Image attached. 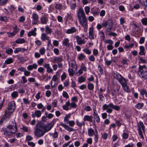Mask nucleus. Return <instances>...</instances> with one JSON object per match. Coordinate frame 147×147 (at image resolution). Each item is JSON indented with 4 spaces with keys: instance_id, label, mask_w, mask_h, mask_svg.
Segmentation results:
<instances>
[{
    "instance_id": "nucleus-64",
    "label": "nucleus",
    "mask_w": 147,
    "mask_h": 147,
    "mask_svg": "<svg viewBox=\"0 0 147 147\" xmlns=\"http://www.w3.org/2000/svg\"><path fill=\"white\" fill-rule=\"evenodd\" d=\"M105 43L109 44L110 45L113 44V41L111 39L106 40L105 41Z\"/></svg>"
},
{
    "instance_id": "nucleus-28",
    "label": "nucleus",
    "mask_w": 147,
    "mask_h": 147,
    "mask_svg": "<svg viewBox=\"0 0 147 147\" xmlns=\"http://www.w3.org/2000/svg\"><path fill=\"white\" fill-rule=\"evenodd\" d=\"M144 105L143 103L138 102L135 105V107L138 109H140L142 108Z\"/></svg>"
},
{
    "instance_id": "nucleus-63",
    "label": "nucleus",
    "mask_w": 147,
    "mask_h": 147,
    "mask_svg": "<svg viewBox=\"0 0 147 147\" xmlns=\"http://www.w3.org/2000/svg\"><path fill=\"white\" fill-rule=\"evenodd\" d=\"M123 78L121 75L119 74H116V78L119 81L121 79Z\"/></svg>"
},
{
    "instance_id": "nucleus-1",
    "label": "nucleus",
    "mask_w": 147,
    "mask_h": 147,
    "mask_svg": "<svg viewBox=\"0 0 147 147\" xmlns=\"http://www.w3.org/2000/svg\"><path fill=\"white\" fill-rule=\"evenodd\" d=\"M17 127L15 120L12 121L11 123L7 125L6 128H1V131L4 135L6 136H11L17 131Z\"/></svg>"
},
{
    "instance_id": "nucleus-55",
    "label": "nucleus",
    "mask_w": 147,
    "mask_h": 147,
    "mask_svg": "<svg viewBox=\"0 0 147 147\" xmlns=\"http://www.w3.org/2000/svg\"><path fill=\"white\" fill-rule=\"evenodd\" d=\"M69 106L71 108H75L77 107L76 104L74 102L71 103L69 102Z\"/></svg>"
},
{
    "instance_id": "nucleus-51",
    "label": "nucleus",
    "mask_w": 147,
    "mask_h": 147,
    "mask_svg": "<svg viewBox=\"0 0 147 147\" xmlns=\"http://www.w3.org/2000/svg\"><path fill=\"white\" fill-rule=\"evenodd\" d=\"M122 137L124 139H127L129 137V134L128 133H126L125 132H123L122 134Z\"/></svg>"
},
{
    "instance_id": "nucleus-52",
    "label": "nucleus",
    "mask_w": 147,
    "mask_h": 147,
    "mask_svg": "<svg viewBox=\"0 0 147 147\" xmlns=\"http://www.w3.org/2000/svg\"><path fill=\"white\" fill-rule=\"evenodd\" d=\"M70 9L71 10H75L76 9V3H72L69 5Z\"/></svg>"
},
{
    "instance_id": "nucleus-14",
    "label": "nucleus",
    "mask_w": 147,
    "mask_h": 147,
    "mask_svg": "<svg viewBox=\"0 0 147 147\" xmlns=\"http://www.w3.org/2000/svg\"><path fill=\"white\" fill-rule=\"evenodd\" d=\"M76 38L77 42L78 45H84L86 42V40H85L84 39H82V38L78 35L76 36Z\"/></svg>"
},
{
    "instance_id": "nucleus-40",
    "label": "nucleus",
    "mask_w": 147,
    "mask_h": 147,
    "mask_svg": "<svg viewBox=\"0 0 147 147\" xmlns=\"http://www.w3.org/2000/svg\"><path fill=\"white\" fill-rule=\"evenodd\" d=\"M87 87L89 90H93L94 86L93 84L89 83L88 84Z\"/></svg>"
},
{
    "instance_id": "nucleus-46",
    "label": "nucleus",
    "mask_w": 147,
    "mask_h": 147,
    "mask_svg": "<svg viewBox=\"0 0 147 147\" xmlns=\"http://www.w3.org/2000/svg\"><path fill=\"white\" fill-rule=\"evenodd\" d=\"M34 113L36 116L37 117H40L41 115V111L40 110H36L35 111Z\"/></svg>"
},
{
    "instance_id": "nucleus-23",
    "label": "nucleus",
    "mask_w": 147,
    "mask_h": 147,
    "mask_svg": "<svg viewBox=\"0 0 147 147\" xmlns=\"http://www.w3.org/2000/svg\"><path fill=\"white\" fill-rule=\"evenodd\" d=\"M140 51L139 54L140 55H145V50L143 46H141L139 47Z\"/></svg>"
},
{
    "instance_id": "nucleus-11",
    "label": "nucleus",
    "mask_w": 147,
    "mask_h": 147,
    "mask_svg": "<svg viewBox=\"0 0 147 147\" xmlns=\"http://www.w3.org/2000/svg\"><path fill=\"white\" fill-rule=\"evenodd\" d=\"M78 19L86 17L83 9L80 8L78 11Z\"/></svg>"
},
{
    "instance_id": "nucleus-42",
    "label": "nucleus",
    "mask_w": 147,
    "mask_h": 147,
    "mask_svg": "<svg viewBox=\"0 0 147 147\" xmlns=\"http://www.w3.org/2000/svg\"><path fill=\"white\" fill-rule=\"evenodd\" d=\"M141 21L142 24L146 26L147 25V18H142Z\"/></svg>"
},
{
    "instance_id": "nucleus-41",
    "label": "nucleus",
    "mask_w": 147,
    "mask_h": 147,
    "mask_svg": "<svg viewBox=\"0 0 147 147\" xmlns=\"http://www.w3.org/2000/svg\"><path fill=\"white\" fill-rule=\"evenodd\" d=\"M40 20L42 24H47V19L46 18L44 17H42L41 18Z\"/></svg>"
},
{
    "instance_id": "nucleus-48",
    "label": "nucleus",
    "mask_w": 147,
    "mask_h": 147,
    "mask_svg": "<svg viewBox=\"0 0 147 147\" xmlns=\"http://www.w3.org/2000/svg\"><path fill=\"white\" fill-rule=\"evenodd\" d=\"M76 123L78 126L80 127H81L83 125H84V122L80 123L79 122L78 119H76Z\"/></svg>"
},
{
    "instance_id": "nucleus-25",
    "label": "nucleus",
    "mask_w": 147,
    "mask_h": 147,
    "mask_svg": "<svg viewBox=\"0 0 147 147\" xmlns=\"http://www.w3.org/2000/svg\"><path fill=\"white\" fill-rule=\"evenodd\" d=\"M95 134V132L92 128H89L88 129V135L90 137L93 136Z\"/></svg>"
},
{
    "instance_id": "nucleus-18",
    "label": "nucleus",
    "mask_w": 147,
    "mask_h": 147,
    "mask_svg": "<svg viewBox=\"0 0 147 147\" xmlns=\"http://www.w3.org/2000/svg\"><path fill=\"white\" fill-rule=\"evenodd\" d=\"M44 67L46 69L47 71L49 73H52L53 70L51 67L50 65L48 63H45L43 65Z\"/></svg>"
},
{
    "instance_id": "nucleus-3",
    "label": "nucleus",
    "mask_w": 147,
    "mask_h": 147,
    "mask_svg": "<svg viewBox=\"0 0 147 147\" xmlns=\"http://www.w3.org/2000/svg\"><path fill=\"white\" fill-rule=\"evenodd\" d=\"M138 73L141 78L144 79H147V67L146 65H139L138 69Z\"/></svg>"
},
{
    "instance_id": "nucleus-49",
    "label": "nucleus",
    "mask_w": 147,
    "mask_h": 147,
    "mask_svg": "<svg viewBox=\"0 0 147 147\" xmlns=\"http://www.w3.org/2000/svg\"><path fill=\"white\" fill-rule=\"evenodd\" d=\"M45 51L46 50L43 47L40 48L39 50V52L42 55L45 54Z\"/></svg>"
},
{
    "instance_id": "nucleus-39",
    "label": "nucleus",
    "mask_w": 147,
    "mask_h": 147,
    "mask_svg": "<svg viewBox=\"0 0 147 147\" xmlns=\"http://www.w3.org/2000/svg\"><path fill=\"white\" fill-rule=\"evenodd\" d=\"M119 81L121 83L122 86L127 84L125 79L123 77Z\"/></svg>"
},
{
    "instance_id": "nucleus-7",
    "label": "nucleus",
    "mask_w": 147,
    "mask_h": 147,
    "mask_svg": "<svg viewBox=\"0 0 147 147\" xmlns=\"http://www.w3.org/2000/svg\"><path fill=\"white\" fill-rule=\"evenodd\" d=\"M79 22L81 26L84 29H87L88 27V21L86 17L78 19Z\"/></svg>"
},
{
    "instance_id": "nucleus-30",
    "label": "nucleus",
    "mask_w": 147,
    "mask_h": 147,
    "mask_svg": "<svg viewBox=\"0 0 147 147\" xmlns=\"http://www.w3.org/2000/svg\"><path fill=\"white\" fill-rule=\"evenodd\" d=\"M70 117V114L66 115L64 119V121L65 123H67L69 122V119Z\"/></svg>"
},
{
    "instance_id": "nucleus-35",
    "label": "nucleus",
    "mask_w": 147,
    "mask_h": 147,
    "mask_svg": "<svg viewBox=\"0 0 147 147\" xmlns=\"http://www.w3.org/2000/svg\"><path fill=\"white\" fill-rule=\"evenodd\" d=\"M52 30L48 26H45V32L47 34H51L52 32Z\"/></svg>"
},
{
    "instance_id": "nucleus-10",
    "label": "nucleus",
    "mask_w": 147,
    "mask_h": 147,
    "mask_svg": "<svg viewBox=\"0 0 147 147\" xmlns=\"http://www.w3.org/2000/svg\"><path fill=\"white\" fill-rule=\"evenodd\" d=\"M32 24L34 25L37 24L38 22V16L36 13H34L32 15Z\"/></svg>"
},
{
    "instance_id": "nucleus-9",
    "label": "nucleus",
    "mask_w": 147,
    "mask_h": 147,
    "mask_svg": "<svg viewBox=\"0 0 147 147\" xmlns=\"http://www.w3.org/2000/svg\"><path fill=\"white\" fill-rule=\"evenodd\" d=\"M93 115L94 120H95L97 123H99L100 121L99 117L98 115L95 106L93 108Z\"/></svg>"
},
{
    "instance_id": "nucleus-20",
    "label": "nucleus",
    "mask_w": 147,
    "mask_h": 147,
    "mask_svg": "<svg viewBox=\"0 0 147 147\" xmlns=\"http://www.w3.org/2000/svg\"><path fill=\"white\" fill-rule=\"evenodd\" d=\"M60 125L62 127H64L66 130L69 132L73 131L74 130L73 128L70 127L68 125L64 124L63 123H61Z\"/></svg>"
},
{
    "instance_id": "nucleus-44",
    "label": "nucleus",
    "mask_w": 147,
    "mask_h": 147,
    "mask_svg": "<svg viewBox=\"0 0 147 147\" xmlns=\"http://www.w3.org/2000/svg\"><path fill=\"white\" fill-rule=\"evenodd\" d=\"M83 51L86 54L90 55L91 53V51L88 49L85 48L83 50Z\"/></svg>"
},
{
    "instance_id": "nucleus-19",
    "label": "nucleus",
    "mask_w": 147,
    "mask_h": 147,
    "mask_svg": "<svg viewBox=\"0 0 147 147\" xmlns=\"http://www.w3.org/2000/svg\"><path fill=\"white\" fill-rule=\"evenodd\" d=\"M69 40L68 38H64L62 40V43L63 46L66 47H69L70 46Z\"/></svg>"
},
{
    "instance_id": "nucleus-57",
    "label": "nucleus",
    "mask_w": 147,
    "mask_h": 147,
    "mask_svg": "<svg viewBox=\"0 0 147 147\" xmlns=\"http://www.w3.org/2000/svg\"><path fill=\"white\" fill-rule=\"evenodd\" d=\"M67 124H68L71 127H73L75 125V122L73 120L69 121Z\"/></svg>"
},
{
    "instance_id": "nucleus-59",
    "label": "nucleus",
    "mask_w": 147,
    "mask_h": 147,
    "mask_svg": "<svg viewBox=\"0 0 147 147\" xmlns=\"http://www.w3.org/2000/svg\"><path fill=\"white\" fill-rule=\"evenodd\" d=\"M120 24L123 26L125 22V18H121L120 19Z\"/></svg>"
},
{
    "instance_id": "nucleus-21",
    "label": "nucleus",
    "mask_w": 147,
    "mask_h": 147,
    "mask_svg": "<svg viewBox=\"0 0 147 147\" xmlns=\"http://www.w3.org/2000/svg\"><path fill=\"white\" fill-rule=\"evenodd\" d=\"M93 117L92 116H90L88 115H86L84 116L83 120L84 121H88L90 122H92Z\"/></svg>"
},
{
    "instance_id": "nucleus-31",
    "label": "nucleus",
    "mask_w": 147,
    "mask_h": 147,
    "mask_svg": "<svg viewBox=\"0 0 147 147\" xmlns=\"http://www.w3.org/2000/svg\"><path fill=\"white\" fill-rule=\"evenodd\" d=\"M140 93L142 96H143L145 95L146 97H147V91L146 89H142L140 91Z\"/></svg>"
},
{
    "instance_id": "nucleus-5",
    "label": "nucleus",
    "mask_w": 147,
    "mask_h": 147,
    "mask_svg": "<svg viewBox=\"0 0 147 147\" xmlns=\"http://www.w3.org/2000/svg\"><path fill=\"white\" fill-rule=\"evenodd\" d=\"M102 26L105 27V29L106 32H110L112 29L113 26V22L110 20L103 22L102 23Z\"/></svg>"
},
{
    "instance_id": "nucleus-62",
    "label": "nucleus",
    "mask_w": 147,
    "mask_h": 147,
    "mask_svg": "<svg viewBox=\"0 0 147 147\" xmlns=\"http://www.w3.org/2000/svg\"><path fill=\"white\" fill-rule=\"evenodd\" d=\"M98 8H97V10H93L92 12V13L94 16H97L99 14V11H98Z\"/></svg>"
},
{
    "instance_id": "nucleus-32",
    "label": "nucleus",
    "mask_w": 147,
    "mask_h": 147,
    "mask_svg": "<svg viewBox=\"0 0 147 147\" xmlns=\"http://www.w3.org/2000/svg\"><path fill=\"white\" fill-rule=\"evenodd\" d=\"M85 57V55L82 53L79 54L78 56V58L80 61L83 60Z\"/></svg>"
},
{
    "instance_id": "nucleus-29",
    "label": "nucleus",
    "mask_w": 147,
    "mask_h": 147,
    "mask_svg": "<svg viewBox=\"0 0 147 147\" xmlns=\"http://www.w3.org/2000/svg\"><path fill=\"white\" fill-rule=\"evenodd\" d=\"M15 42L17 44H21L25 42V40L24 38H19L16 40Z\"/></svg>"
},
{
    "instance_id": "nucleus-58",
    "label": "nucleus",
    "mask_w": 147,
    "mask_h": 147,
    "mask_svg": "<svg viewBox=\"0 0 147 147\" xmlns=\"http://www.w3.org/2000/svg\"><path fill=\"white\" fill-rule=\"evenodd\" d=\"M24 132H28V128L27 127L24 125L22 126V127L21 128Z\"/></svg>"
},
{
    "instance_id": "nucleus-6",
    "label": "nucleus",
    "mask_w": 147,
    "mask_h": 147,
    "mask_svg": "<svg viewBox=\"0 0 147 147\" xmlns=\"http://www.w3.org/2000/svg\"><path fill=\"white\" fill-rule=\"evenodd\" d=\"M137 130L138 131L139 134L141 138H144V137L142 134V132H145V126L143 123L141 121H140L137 123Z\"/></svg>"
},
{
    "instance_id": "nucleus-2",
    "label": "nucleus",
    "mask_w": 147,
    "mask_h": 147,
    "mask_svg": "<svg viewBox=\"0 0 147 147\" xmlns=\"http://www.w3.org/2000/svg\"><path fill=\"white\" fill-rule=\"evenodd\" d=\"M15 107V103L13 101H11L9 103L7 109L6 110L5 113L6 117H9V115L14 111Z\"/></svg>"
},
{
    "instance_id": "nucleus-15",
    "label": "nucleus",
    "mask_w": 147,
    "mask_h": 147,
    "mask_svg": "<svg viewBox=\"0 0 147 147\" xmlns=\"http://www.w3.org/2000/svg\"><path fill=\"white\" fill-rule=\"evenodd\" d=\"M63 60L62 57V56H60L58 57H53L51 61L54 63H61Z\"/></svg>"
},
{
    "instance_id": "nucleus-43",
    "label": "nucleus",
    "mask_w": 147,
    "mask_h": 147,
    "mask_svg": "<svg viewBox=\"0 0 147 147\" xmlns=\"http://www.w3.org/2000/svg\"><path fill=\"white\" fill-rule=\"evenodd\" d=\"M98 34L100 36V38L103 40H104L105 38V36L103 32L102 31H99Z\"/></svg>"
},
{
    "instance_id": "nucleus-17",
    "label": "nucleus",
    "mask_w": 147,
    "mask_h": 147,
    "mask_svg": "<svg viewBox=\"0 0 147 147\" xmlns=\"http://www.w3.org/2000/svg\"><path fill=\"white\" fill-rule=\"evenodd\" d=\"M78 32V30L74 27H71L70 29H68L66 31V33L67 34H71L76 32Z\"/></svg>"
},
{
    "instance_id": "nucleus-4",
    "label": "nucleus",
    "mask_w": 147,
    "mask_h": 147,
    "mask_svg": "<svg viewBox=\"0 0 147 147\" xmlns=\"http://www.w3.org/2000/svg\"><path fill=\"white\" fill-rule=\"evenodd\" d=\"M41 124H37L35 127L34 134L38 137L43 136L45 134Z\"/></svg>"
},
{
    "instance_id": "nucleus-37",
    "label": "nucleus",
    "mask_w": 147,
    "mask_h": 147,
    "mask_svg": "<svg viewBox=\"0 0 147 147\" xmlns=\"http://www.w3.org/2000/svg\"><path fill=\"white\" fill-rule=\"evenodd\" d=\"M37 33L36 32H34V31H30L28 33V36L30 37L31 36H35L36 35Z\"/></svg>"
},
{
    "instance_id": "nucleus-36",
    "label": "nucleus",
    "mask_w": 147,
    "mask_h": 147,
    "mask_svg": "<svg viewBox=\"0 0 147 147\" xmlns=\"http://www.w3.org/2000/svg\"><path fill=\"white\" fill-rule=\"evenodd\" d=\"M95 134L94 135V139L95 143H96L98 141V131L96 129L95 130Z\"/></svg>"
},
{
    "instance_id": "nucleus-12",
    "label": "nucleus",
    "mask_w": 147,
    "mask_h": 147,
    "mask_svg": "<svg viewBox=\"0 0 147 147\" xmlns=\"http://www.w3.org/2000/svg\"><path fill=\"white\" fill-rule=\"evenodd\" d=\"M42 126L43 128L44 131L45 133L49 131L53 127V125L52 123H49L45 125H42Z\"/></svg>"
},
{
    "instance_id": "nucleus-60",
    "label": "nucleus",
    "mask_w": 147,
    "mask_h": 147,
    "mask_svg": "<svg viewBox=\"0 0 147 147\" xmlns=\"http://www.w3.org/2000/svg\"><path fill=\"white\" fill-rule=\"evenodd\" d=\"M85 11L86 14H88L90 10V8L89 7L86 6L85 7Z\"/></svg>"
},
{
    "instance_id": "nucleus-54",
    "label": "nucleus",
    "mask_w": 147,
    "mask_h": 147,
    "mask_svg": "<svg viewBox=\"0 0 147 147\" xmlns=\"http://www.w3.org/2000/svg\"><path fill=\"white\" fill-rule=\"evenodd\" d=\"M11 96L12 98H16L18 96V92L17 91H13L11 94Z\"/></svg>"
},
{
    "instance_id": "nucleus-24",
    "label": "nucleus",
    "mask_w": 147,
    "mask_h": 147,
    "mask_svg": "<svg viewBox=\"0 0 147 147\" xmlns=\"http://www.w3.org/2000/svg\"><path fill=\"white\" fill-rule=\"evenodd\" d=\"M26 50V49L24 48H17L15 49L14 51L15 53H17L20 52H23Z\"/></svg>"
},
{
    "instance_id": "nucleus-61",
    "label": "nucleus",
    "mask_w": 147,
    "mask_h": 147,
    "mask_svg": "<svg viewBox=\"0 0 147 147\" xmlns=\"http://www.w3.org/2000/svg\"><path fill=\"white\" fill-rule=\"evenodd\" d=\"M44 62V59L43 58H41L37 61V63L39 65H42Z\"/></svg>"
},
{
    "instance_id": "nucleus-56",
    "label": "nucleus",
    "mask_w": 147,
    "mask_h": 147,
    "mask_svg": "<svg viewBox=\"0 0 147 147\" xmlns=\"http://www.w3.org/2000/svg\"><path fill=\"white\" fill-rule=\"evenodd\" d=\"M122 87L123 88L124 91L127 92H129V90L127 86V84H125L124 86H122Z\"/></svg>"
},
{
    "instance_id": "nucleus-8",
    "label": "nucleus",
    "mask_w": 147,
    "mask_h": 147,
    "mask_svg": "<svg viewBox=\"0 0 147 147\" xmlns=\"http://www.w3.org/2000/svg\"><path fill=\"white\" fill-rule=\"evenodd\" d=\"M113 103H111L108 105L105 104L102 106V109L103 110H106L107 112L109 113H111L112 112Z\"/></svg>"
},
{
    "instance_id": "nucleus-16",
    "label": "nucleus",
    "mask_w": 147,
    "mask_h": 147,
    "mask_svg": "<svg viewBox=\"0 0 147 147\" xmlns=\"http://www.w3.org/2000/svg\"><path fill=\"white\" fill-rule=\"evenodd\" d=\"M88 37L91 40H92L94 39V30L92 27H90L89 28Z\"/></svg>"
},
{
    "instance_id": "nucleus-53",
    "label": "nucleus",
    "mask_w": 147,
    "mask_h": 147,
    "mask_svg": "<svg viewBox=\"0 0 147 147\" xmlns=\"http://www.w3.org/2000/svg\"><path fill=\"white\" fill-rule=\"evenodd\" d=\"M13 52V50L11 48H9L6 50V53L9 55H11Z\"/></svg>"
},
{
    "instance_id": "nucleus-13",
    "label": "nucleus",
    "mask_w": 147,
    "mask_h": 147,
    "mask_svg": "<svg viewBox=\"0 0 147 147\" xmlns=\"http://www.w3.org/2000/svg\"><path fill=\"white\" fill-rule=\"evenodd\" d=\"M69 67L74 69L75 70L77 69L78 65L74 60H72L69 62Z\"/></svg>"
},
{
    "instance_id": "nucleus-33",
    "label": "nucleus",
    "mask_w": 147,
    "mask_h": 147,
    "mask_svg": "<svg viewBox=\"0 0 147 147\" xmlns=\"http://www.w3.org/2000/svg\"><path fill=\"white\" fill-rule=\"evenodd\" d=\"M132 25H133L134 26L133 28L134 31L136 33L138 32V29L139 28L138 26H137V24L134 22H133V24H132Z\"/></svg>"
},
{
    "instance_id": "nucleus-22",
    "label": "nucleus",
    "mask_w": 147,
    "mask_h": 147,
    "mask_svg": "<svg viewBox=\"0 0 147 147\" xmlns=\"http://www.w3.org/2000/svg\"><path fill=\"white\" fill-rule=\"evenodd\" d=\"M41 39L42 41H44L46 40H49L50 37L47 35V34L43 33L41 34Z\"/></svg>"
},
{
    "instance_id": "nucleus-47",
    "label": "nucleus",
    "mask_w": 147,
    "mask_h": 147,
    "mask_svg": "<svg viewBox=\"0 0 147 147\" xmlns=\"http://www.w3.org/2000/svg\"><path fill=\"white\" fill-rule=\"evenodd\" d=\"M8 1V0H0V5H5Z\"/></svg>"
},
{
    "instance_id": "nucleus-38",
    "label": "nucleus",
    "mask_w": 147,
    "mask_h": 147,
    "mask_svg": "<svg viewBox=\"0 0 147 147\" xmlns=\"http://www.w3.org/2000/svg\"><path fill=\"white\" fill-rule=\"evenodd\" d=\"M69 101H68L66 102V103L63 107V109L64 110L67 111L69 109L68 106H69Z\"/></svg>"
},
{
    "instance_id": "nucleus-45",
    "label": "nucleus",
    "mask_w": 147,
    "mask_h": 147,
    "mask_svg": "<svg viewBox=\"0 0 147 147\" xmlns=\"http://www.w3.org/2000/svg\"><path fill=\"white\" fill-rule=\"evenodd\" d=\"M85 80V78L82 76H81L78 78V82L79 83H81L84 82Z\"/></svg>"
},
{
    "instance_id": "nucleus-26",
    "label": "nucleus",
    "mask_w": 147,
    "mask_h": 147,
    "mask_svg": "<svg viewBox=\"0 0 147 147\" xmlns=\"http://www.w3.org/2000/svg\"><path fill=\"white\" fill-rule=\"evenodd\" d=\"M37 65L36 63H34L32 65H30L27 67V69L29 70H32L34 68L36 69L37 67Z\"/></svg>"
},
{
    "instance_id": "nucleus-27",
    "label": "nucleus",
    "mask_w": 147,
    "mask_h": 147,
    "mask_svg": "<svg viewBox=\"0 0 147 147\" xmlns=\"http://www.w3.org/2000/svg\"><path fill=\"white\" fill-rule=\"evenodd\" d=\"M74 69L71 68L70 67L69 68L68 70V72H69V75L70 76H73L75 73V71L74 70Z\"/></svg>"
},
{
    "instance_id": "nucleus-50",
    "label": "nucleus",
    "mask_w": 147,
    "mask_h": 147,
    "mask_svg": "<svg viewBox=\"0 0 147 147\" xmlns=\"http://www.w3.org/2000/svg\"><path fill=\"white\" fill-rule=\"evenodd\" d=\"M62 7L63 5L61 3H57L55 6V8L58 10L61 9H62Z\"/></svg>"
},
{
    "instance_id": "nucleus-34",
    "label": "nucleus",
    "mask_w": 147,
    "mask_h": 147,
    "mask_svg": "<svg viewBox=\"0 0 147 147\" xmlns=\"http://www.w3.org/2000/svg\"><path fill=\"white\" fill-rule=\"evenodd\" d=\"M13 62V60L11 58H9L6 59L5 61V64H10Z\"/></svg>"
}]
</instances>
